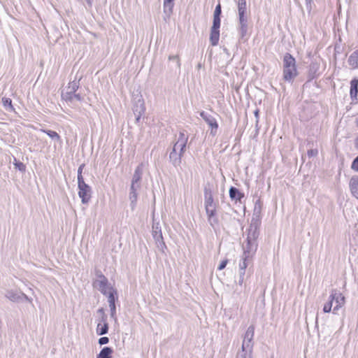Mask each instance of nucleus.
Masks as SVG:
<instances>
[{
	"instance_id": "f257e3e1",
	"label": "nucleus",
	"mask_w": 358,
	"mask_h": 358,
	"mask_svg": "<svg viewBox=\"0 0 358 358\" xmlns=\"http://www.w3.org/2000/svg\"><path fill=\"white\" fill-rule=\"evenodd\" d=\"M188 136L184 131H180L176 142L169 154V160L177 168L181 164L182 157L185 152Z\"/></svg>"
},
{
	"instance_id": "f03ea898",
	"label": "nucleus",
	"mask_w": 358,
	"mask_h": 358,
	"mask_svg": "<svg viewBox=\"0 0 358 358\" xmlns=\"http://www.w3.org/2000/svg\"><path fill=\"white\" fill-rule=\"evenodd\" d=\"M255 335V327L250 325L248 327L244 336L241 346V351L239 352L236 357L239 358H252L253 349V338Z\"/></svg>"
},
{
	"instance_id": "7ed1b4c3",
	"label": "nucleus",
	"mask_w": 358,
	"mask_h": 358,
	"mask_svg": "<svg viewBox=\"0 0 358 358\" xmlns=\"http://www.w3.org/2000/svg\"><path fill=\"white\" fill-rule=\"evenodd\" d=\"M297 75L295 58L289 53H286L283 57V79L292 83Z\"/></svg>"
},
{
	"instance_id": "20e7f679",
	"label": "nucleus",
	"mask_w": 358,
	"mask_h": 358,
	"mask_svg": "<svg viewBox=\"0 0 358 358\" xmlns=\"http://www.w3.org/2000/svg\"><path fill=\"white\" fill-rule=\"evenodd\" d=\"M259 235L257 224L252 223L248 229L246 244L243 245V248L247 249L248 252H256L258 247L257 240Z\"/></svg>"
},
{
	"instance_id": "39448f33",
	"label": "nucleus",
	"mask_w": 358,
	"mask_h": 358,
	"mask_svg": "<svg viewBox=\"0 0 358 358\" xmlns=\"http://www.w3.org/2000/svg\"><path fill=\"white\" fill-rule=\"evenodd\" d=\"M152 235L155 241V243L157 247L162 252L164 251V249L166 248V244L164 241L161 225L159 222H153L152 229Z\"/></svg>"
},
{
	"instance_id": "423d86ee",
	"label": "nucleus",
	"mask_w": 358,
	"mask_h": 358,
	"mask_svg": "<svg viewBox=\"0 0 358 358\" xmlns=\"http://www.w3.org/2000/svg\"><path fill=\"white\" fill-rule=\"evenodd\" d=\"M80 83L78 80H73L69 83L65 92H62V98L66 102H73V95L79 88Z\"/></svg>"
},
{
	"instance_id": "0eeeda50",
	"label": "nucleus",
	"mask_w": 358,
	"mask_h": 358,
	"mask_svg": "<svg viewBox=\"0 0 358 358\" xmlns=\"http://www.w3.org/2000/svg\"><path fill=\"white\" fill-rule=\"evenodd\" d=\"M78 196L83 203H87L91 199L92 189L85 182H78Z\"/></svg>"
},
{
	"instance_id": "6e6552de",
	"label": "nucleus",
	"mask_w": 358,
	"mask_h": 358,
	"mask_svg": "<svg viewBox=\"0 0 358 358\" xmlns=\"http://www.w3.org/2000/svg\"><path fill=\"white\" fill-rule=\"evenodd\" d=\"M200 116L210 127V135L215 136L218 129V123L216 119L210 114L204 111L200 113Z\"/></svg>"
},
{
	"instance_id": "1a4fd4ad",
	"label": "nucleus",
	"mask_w": 358,
	"mask_h": 358,
	"mask_svg": "<svg viewBox=\"0 0 358 358\" xmlns=\"http://www.w3.org/2000/svg\"><path fill=\"white\" fill-rule=\"evenodd\" d=\"M329 299L336 303L333 309V313L336 314L338 309L345 304V297L341 293L338 292L336 290H333L329 296Z\"/></svg>"
},
{
	"instance_id": "9d476101",
	"label": "nucleus",
	"mask_w": 358,
	"mask_h": 358,
	"mask_svg": "<svg viewBox=\"0 0 358 358\" xmlns=\"http://www.w3.org/2000/svg\"><path fill=\"white\" fill-rule=\"evenodd\" d=\"M145 110L144 101L141 97L138 98L135 101V103L133 107V111L136 116V122H138L143 115Z\"/></svg>"
},
{
	"instance_id": "9b49d317",
	"label": "nucleus",
	"mask_w": 358,
	"mask_h": 358,
	"mask_svg": "<svg viewBox=\"0 0 358 358\" xmlns=\"http://www.w3.org/2000/svg\"><path fill=\"white\" fill-rule=\"evenodd\" d=\"M117 299V291L115 289H111L108 292V302L110 310V316L112 318L116 319V307L115 300Z\"/></svg>"
},
{
	"instance_id": "f8f14e48",
	"label": "nucleus",
	"mask_w": 358,
	"mask_h": 358,
	"mask_svg": "<svg viewBox=\"0 0 358 358\" xmlns=\"http://www.w3.org/2000/svg\"><path fill=\"white\" fill-rule=\"evenodd\" d=\"M140 189L141 186H136L134 185H131L130 186L129 199L130 201V206L132 210H134L136 207L138 190Z\"/></svg>"
},
{
	"instance_id": "ddd939ff",
	"label": "nucleus",
	"mask_w": 358,
	"mask_h": 358,
	"mask_svg": "<svg viewBox=\"0 0 358 358\" xmlns=\"http://www.w3.org/2000/svg\"><path fill=\"white\" fill-rule=\"evenodd\" d=\"M248 15L238 16V32L242 38L248 34Z\"/></svg>"
},
{
	"instance_id": "4468645a",
	"label": "nucleus",
	"mask_w": 358,
	"mask_h": 358,
	"mask_svg": "<svg viewBox=\"0 0 358 358\" xmlns=\"http://www.w3.org/2000/svg\"><path fill=\"white\" fill-rule=\"evenodd\" d=\"M255 254V252H248L247 249L243 248L242 259L239 263V271H245V269L248 267L249 262H250L252 256Z\"/></svg>"
},
{
	"instance_id": "2eb2a0df",
	"label": "nucleus",
	"mask_w": 358,
	"mask_h": 358,
	"mask_svg": "<svg viewBox=\"0 0 358 358\" xmlns=\"http://www.w3.org/2000/svg\"><path fill=\"white\" fill-rule=\"evenodd\" d=\"M143 175V164H139L135 169L131 185L141 186V180Z\"/></svg>"
},
{
	"instance_id": "dca6fc26",
	"label": "nucleus",
	"mask_w": 358,
	"mask_h": 358,
	"mask_svg": "<svg viewBox=\"0 0 358 358\" xmlns=\"http://www.w3.org/2000/svg\"><path fill=\"white\" fill-rule=\"evenodd\" d=\"M206 213L208 217V222L213 228L218 224V218L217 217L216 209L209 210L208 208L206 210Z\"/></svg>"
},
{
	"instance_id": "f3484780",
	"label": "nucleus",
	"mask_w": 358,
	"mask_h": 358,
	"mask_svg": "<svg viewBox=\"0 0 358 358\" xmlns=\"http://www.w3.org/2000/svg\"><path fill=\"white\" fill-rule=\"evenodd\" d=\"M98 289L105 296H108V292L111 289H113L112 287L108 285V280L107 278H103V280H98Z\"/></svg>"
},
{
	"instance_id": "a211bd4d",
	"label": "nucleus",
	"mask_w": 358,
	"mask_h": 358,
	"mask_svg": "<svg viewBox=\"0 0 358 358\" xmlns=\"http://www.w3.org/2000/svg\"><path fill=\"white\" fill-rule=\"evenodd\" d=\"M350 188L352 195L358 199V176H354L351 178Z\"/></svg>"
},
{
	"instance_id": "6ab92c4d",
	"label": "nucleus",
	"mask_w": 358,
	"mask_h": 358,
	"mask_svg": "<svg viewBox=\"0 0 358 358\" xmlns=\"http://www.w3.org/2000/svg\"><path fill=\"white\" fill-rule=\"evenodd\" d=\"M229 196L232 200L240 201L243 198L244 194L236 187H231L229 189Z\"/></svg>"
},
{
	"instance_id": "aec40b11",
	"label": "nucleus",
	"mask_w": 358,
	"mask_h": 358,
	"mask_svg": "<svg viewBox=\"0 0 358 358\" xmlns=\"http://www.w3.org/2000/svg\"><path fill=\"white\" fill-rule=\"evenodd\" d=\"M358 93V79L354 78L350 81V94L352 99H356Z\"/></svg>"
},
{
	"instance_id": "412c9836",
	"label": "nucleus",
	"mask_w": 358,
	"mask_h": 358,
	"mask_svg": "<svg viewBox=\"0 0 358 358\" xmlns=\"http://www.w3.org/2000/svg\"><path fill=\"white\" fill-rule=\"evenodd\" d=\"M173 1L174 0H164V13L168 17H170L173 13Z\"/></svg>"
},
{
	"instance_id": "4be33fe9",
	"label": "nucleus",
	"mask_w": 358,
	"mask_h": 358,
	"mask_svg": "<svg viewBox=\"0 0 358 358\" xmlns=\"http://www.w3.org/2000/svg\"><path fill=\"white\" fill-rule=\"evenodd\" d=\"M220 39V29H210V42L213 46L218 44Z\"/></svg>"
},
{
	"instance_id": "5701e85b",
	"label": "nucleus",
	"mask_w": 358,
	"mask_h": 358,
	"mask_svg": "<svg viewBox=\"0 0 358 358\" xmlns=\"http://www.w3.org/2000/svg\"><path fill=\"white\" fill-rule=\"evenodd\" d=\"M348 62L352 69L358 68V50L350 55Z\"/></svg>"
},
{
	"instance_id": "b1692460",
	"label": "nucleus",
	"mask_w": 358,
	"mask_h": 358,
	"mask_svg": "<svg viewBox=\"0 0 358 358\" xmlns=\"http://www.w3.org/2000/svg\"><path fill=\"white\" fill-rule=\"evenodd\" d=\"M215 203L214 202L213 196L210 189H204V206Z\"/></svg>"
},
{
	"instance_id": "393cba45",
	"label": "nucleus",
	"mask_w": 358,
	"mask_h": 358,
	"mask_svg": "<svg viewBox=\"0 0 358 358\" xmlns=\"http://www.w3.org/2000/svg\"><path fill=\"white\" fill-rule=\"evenodd\" d=\"M113 353V350L110 347H104L100 351L96 358H110Z\"/></svg>"
},
{
	"instance_id": "a878e982",
	"label": "nucleus",
	"mask_w": 358,
	"mask_h": 358,
	"mask_svg": "<svg viewBox=\"0 0 358 358\" xmlns=\"http://www.w3.org/2000/svg\"><path fill=\"white\" fill-rule=\"evenodd\" d=\"M6 297L10 301L17 302L21 300L20 293L14 291H8L6 294Z\"/></svg>"
},
{
	"instance_id": "bb28decb",
	"label": "nucleus",
	"mask_w": 358,
	"mask_h": 358,
	"mask_svg": "<svg viewBox=\"0 0 358 358\" xmlns=\"http://www.w3.org/2000/svg\"><path fill=\"white\" fill-rule=\"evenodd\" d=\"M96 331L99 336L106 334L108 331V324L98 323Z\"/></svg>"
},
{
	"instance_id": "cd10ccee",
	"label": "nucleus",
	"mask_w": 358,
	"mask_h": 358,
	"mask_svg": "<svg viewBox=\"0 0 358 358\" xmlns=\"http://www.w3.org/2000/svg\"><path fill=\"white\" fill-rule=\"evenodd\" d=\"M41 131L46 134L50 138L56 141H60V136L55 131L41 129Z\"/></svg>"
},
{
	"instance_id": "c85d7f7f",
	"label": "nucleus",
	"mask_w": 358,
	"mask_h": 358,
	"mask_svg": "<svg viewBox=\"0 0 358 358\" xmlns=\"http://www.w3.org/2000/svg\"><path fill=\"white\" fill-rule=\"evenodd\" d=\"M2 103L3 107L8 111H13L14 108L12 105V100L10 98L3 97Z\"/></svg>"
},
{
	"instance_id": "c756f323",
	"label": "nucleus",
	"mask_w": 358,
	"mask_h": 358,
	"mask_svg": "<svg viewBox=\"0 0 358 358\" xmlns=\"http://www.w3.org/2000/svg\"><path fill=\"white\" fill-rule=\"evenodd\" d=\"M238 10H243V11L247 12L246 0H238Z\"/></svg>"
},
{
	"instance_id": "7c9ffc66",
	"label": "nucleus",
	"mask_w": 358,
	"mask_h": 358,
	"mask_svg": "<svg viewBox=\"0 0 358 358\" xmlns=\"http://www.w3.org/2000/svg\"><path fill=\"white\" fill-rule=\"evenodd\" d=\"M220 17H214L213 21V26L211 29H220Z\"/></svg>"
},
{
	"instance_id": "2f4dec72",
	"label": "nucleus",
	"mask_w": 358,
	"mask_h": 358,
	"mask_svg": "<svg viewBox=\"0 0 358 358\" xmlns=\"http://www.w3.org/2000/svg\"><path fill=\"white\" fill-rule=\"evenodd\" d=\"M332 306L333 301L331 299H329V301L327 302L323 307V311L324 313H330L331 310Z\"/></svg>"
},
{
	"instance_id": "473e14b6",
	"label": "nucleus",
	"mask_w": 358,
	"mask_h": 358,
	"mask_svg": "<svg viewBox=\"0 0 358 358\" xmlns=\"http://www.w3.org/2000/svg\"><path fill=\"white\" fill-rule=\"evenodd\" d=\"M84 164H81L78 169V183L85 182L83 177L82 176L83 169L84 167Z\"/></svg>"
},
{
	"instance_id": "72a5a7b5",
	"label": "nucleus",
	"mask_w": 358,
	"mask_h": 358,
	"mask_svg": "<svg viewBox=\"0 0 358 358\" xmlns=\"http://www.w3.org/2000/svg\"><path fill=\"white\" fill-rule=\"evenodd\" d=\"M15 169H18L21 172H24L26 170V166L20 162H16L14 164Z\"/></svg>"
},
{
	"instance_id": "f704fd0d",
	"label": "nucleus",
	"mask_w": 358,
	"mask_h": 358,
	"mask_svg": "<svg viewBox=\"0 0 358 358\" xmlns=\"http://www.w3.org/2000/svg\"><path fill=\"white\" fill-rule=\"evenodd\" d=\"M169 59L176 62L177 68H178V69L180 68L181 64H180V62L179 57L178 55H170L169 57Z\"/></svg>"
},
{
	"instance_id": "c9c22d12",
	"label": "nucleus",
	"mask_w": 358,
	"mask_h": 358,
	"mask_svg": "<svg viewBox=\"0 0 358 358\" xmlns=\"http://www.w3.org/2000/svg\"><path fill=\"white\" fill-rule=\"evenodd\" d=\"M221 13H222L221 5H220V3H218L216 6L215 9L214 10L213 16L214 17H220Z\"/></svg>"
},
{
	"instance_id": "e433bc0d",
	"label": "nucleus",
	"mask_w": 358,
	"mask_h": 358,
	"mask_svg": "<svg viewBox=\"0 0 358 358\" xmlns=\"http://www.w3.org/2000/svg\"><path fill=\"white\" fill-rule=\"evenodd\" d=\"M245 274V271H239V278H238V283L241 286L243 284Z\"/></svg>"
},
{
	"instance_id": "4c0bfd02",
	"label": "nucleus",
	"mask_w": 358,
	"mask_h": 358,
	"mask_svg": "<svg viewBox=\"0 0 358 358\" xmlns=\"http://www.w3.org/2000/svg\"><path fill=\"white\" fill-rule=\"evenodd\" d=\"M351 169L358 172V156L354 159L351 165Z\"/></svg>"
},
{
	"instance_id": "58836bf2",
	"label": "nucleus",
	"mask_w": 358,
	"mask_h": 358,
	"mask_svg": "<svg viewBox=\"0 0 358 358\" xmlns=\"http://www.w3.org/2000/svg\"><path fill=\"white\" fill-rule=\"evenodd\" d=\"M307 154L309 157H315L318 154V150L317 149H310L308 150Z\"/></svg>"
},
{
	"instance_id": "ea45409f",
	"label": "nucleus",
	"mask_w": 358,
	"mask_h": 358,
	"mask_svg": "<svg viewBox=\"0 0 358 358\" xmlns=\"http://www.w3.org/2000/svg\"><path fill=\"white\" fill-rule=\"evenodd\" d=\"M108 342H109V338L108 337H106V336L101 337L99 339V341H98V343H99V344L100 345H103L107 344Z\"/></svg>"
},
{
	"instance_id": "a19ab883",
	"label": "nucleus",
	"mask_w": 358,
	"mask_h": 358,
	"mask_svg": "<svg viewBox=\"0 0 358 358\" xmlns=\"http://www.w3.org/2000/svg\"><path fill=\"white\" fill-rule=\"evenodd\" d=\"M306 9L308 12L310 13L312 10V4H313V0H306Z\"/></svg>"
},
{
	"instance_id": "79ce46f5",
	"label": "nucleus",
	"mask_w": 358,
	"mask_h": 358,
	"mask_svg": "<svg viewBox=\"0 0 358 358\" xmlns=\"http://www.w3.org/2000/svg\"><path fill=\"white\" fill-rule=\"evenodd\" d=\"M227 263H228V259H226L222 260L220 262V264L217 268L218 270L221 271V270L224 269L226 267Z\"/></svg>"
},
{
	"instance_id": "37998d69",
	"label": "nucleus",
	"mask_w": 358,
	"mask_h": 358,
	"mask_svg": "<svg viewBox=\"0 0 358 358\" xmlns=\"http://www.w3.org/2000/svg\"><path fill=\"white\" fill-rule=\"evenodd\" d=\"M74 100H76V101H80L83 100V97L80 96V94H76L75 93L73 95V101Z\"/></svg>"
},
{
	"instance_id": "c03bdc74",
	"label": "nucleus",
	"mask_w": 358,
	"mask_h": 358,
	"mask_svg": "<svg viewBox=\"0 0 358 358\" xmlns=\"http://www.w3.org/2000/svg\"><path fill=\"white\" fill-rule=\"evenodd\" d=\"M204 206H205V210H206L208 208L209 210H215L217 208V204L213 203V204H210V205H206Z\"/></svg>"
},
{
	"instance_id": "a18cd8bd",
	"label": "nucleus",
	"mask_w": 358,
	"mask_h": 358,
	"mask_svg": "<svg viewBox=\"0 0 358 358\" xmlns=\"http://www.w3.org/2000/svg\"><path fill=\"white\" fill-rule=\"evenodd\" d=\"M99 323L108 324V322H107V315L106 314H103L101 315V317L100 321H99Z\"/></svg>"
},
{
	"instance_id": "49530a36",
	"label": "nucleus",
	"mask_w": 358,
	"mask_h": 358,
	"mask_svg": "<svg viewBox=\"0 0 358 358\" xmlns=\"http://www.w3.org/2000/svg\"><path fill=\"white\" fill-rule=\"evenodd\" d=\"M21 299H24L27 301L31 302V299L29 298L25 294L20 293Z\"/></svg>"
},
{
	"instance_id": "de8ad7c7",
	"label": "nucleus",
	"mask_w": 358,
	"mask_h": 358,
	"mask_svg": "<svg viewBox=\"0 0 358 358\" xmlns=\"http://www.w3.org/2000/svg\"><path fill=\"white\" fill-rule=\"evenodd\" d=\"M259 111L258 109L255 110V112H254V115H255V118H256V126H257L258 123H259Z\"/></svg>"
},
{
	"instance_id": "09e8293b",
	"label": "nucleus",
	"mask_w": 358,
	"mask_h": 358,
	"mask_svg": "<svg viewBox=\"0 0 358 358\" xmlns=\"http://www.w3.org/2000/svg\"><path fill=\"white\" fill-rule=\"evenodd\" d=\"M96 276L99 278V280H103V278H107L100 271H96Z\"/></svg>"
},
{
	"instance_id": "8fccbe9b",
	"label": "nucleus",
	"mask_w": 358,
	"mask_h": 358,
	"mask_svg": "<svg viewBox=\"0 0 358 358\" xmlns=\"http://www.w3.org/2000/svg\"><path fill=\"white\" fill-rule=\"evenodd\" d=\"M238 16L248 15L247 12L243 10H238Z\"/></svg>"
},
{
	"instance_id": "3c124183",
	"label": "nucleus",
	"mask_w": 358,
	"mask_h": 358,
	"mask_svg": "<svg viewBox=\"0 0 358 358\" xmlns=\"http://www.w3.org/2000/svg\"><path fill=\"white\" fill-rule=\"evenodd\" d=\"M355 147L358 150V136L355 139Z\"/></svg>"
},
{
	"instance_id": "603ef678",
	"label": "nucleus",
	"mask_w": 358,
	"mask_h": 358,
	"mask_svg": "<svg viewBox=\"0 0 358 358\" xmlns=\"http://www.w3.org/2000/svg\"><path fill=\"white\" fill-rule=\"evenodd\" d=\"M98 312H99V313H101V315L105 314L104 310H103V308H99V309L98 310Z\"/></svg>"
},
{
	"instance_id": "864d4df0",
	"label": "nucleus",
	"mask_w": 358,
	"mask_h": 358,
	"mask_svg": "<svg viewBox=\"0 0 358 358\" xmlns=\"http://www.w3.org/2000/svg\"><path fill=\"white\" fill-rule=\"evenodd\" d=\"M87 1V3L89 4V5H91L92 4V0H86Z\"/></svg>"
},
{
	"instance_id": "5fc2aeb1",
	"label": "nucleus",
	"mask_w": 358,
	"mask_h": 358,
	"mask_svg": "<svg viewBox=\"0 0 358 358\" xmlns=\"http://www.w3.org/2000/svg\"><path fill=\"white\" fill-rule=\"evenodd\" d=\"M357 125L358 127V117H357Z\"/></svg>"
},
{
	"instance_id": "6e6d98bb",
	"label": "nucleus",
	"mask_w": 358,
	"mask_h": 358,
	"mask_svg": "<svg viewBox=\"0 0 358 358\" xmlns=\"http://www.w3.org/2000/svg\"><path fill=\"white\" fill-rule=\"evenodd\" d=\"M236 358H239V357H236Z\"/></svg>"
}]
</instances>
